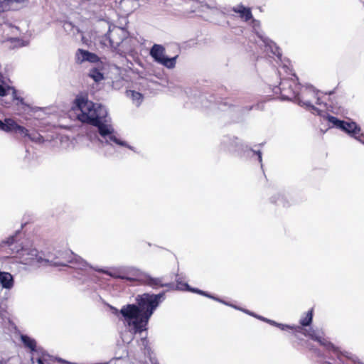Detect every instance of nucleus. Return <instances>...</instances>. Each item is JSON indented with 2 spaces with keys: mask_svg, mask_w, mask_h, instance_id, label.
<instances>
[{
  "mask_svg": "<svg viewBox=\"0 0 364 364\" xmlns=\"http://www.w3.org/2000/svg\"><path fill=\"white\" fill-rule=\"evenodd\" d=\"M134 76L137 75L139 82H135V85H139L144 87L151 90H158V85L166 86L167 81L163 70H141L138 73H135L134 70H129Z\"/></svg>",
  "mask_w": 364,
  "mask_h": 364,
  "instance_id": "nucleus-5",
  "label": "nucleus"
},
{
  "mask_svg": "<svg viewBox=\"0 0 364 364\" xmlns=\"http://www.w3.org/2000/svg\"><path fill=\"white\" fill-rule=\"evenodd\" d=\"M60 147L65 150H69L73 148V143L68 136H61L60 138Z\"/></svg>",
  "mask_w": 364,
  "mask_h": 364,
  "instance_id": "nucleus-26",
  "label": "nucleus"
},
{
  "mask_svg": "<svg viewBox=\"0 0 364 364\" xmlns=\"http://www.w3.org/2000/svg\"><path fill=\"white\" fill-rule=\"evenodd\" d=\"M58 362L62 363L63 364H76V363H70V362L66 361V360H63L61 358L58 359Z\"/></svg>",
  "mask_w": 364,
  "mask_h": 364,
  "instance_id": "nucleus-35",
  "label": "nucleus"
},
{
  "mask_svg": "<svg viewBox=\"0 0 364 364\" xmlns=\"http://www.w3.org/2000/svg\"><path fill=\"white\" fill-rule=\"evenodd\" d=\"M313 320V310L311 309L305 313L300 318L299 323L301 326H309Z\"/></svg>",
  "mask_w": 364,
  "mask_h": 364,
  "instance_id": "nucleus-25",
  "label": "nucleus"
},
{
  "mask_svg": "<svg viewBox=\"0 0 364 364\" xmlns=\"http://www.w3.org/2000/svg\"><path fill=\"white\" fill-rule=\"evenodd\" d=\"M73 260V262H71L70 264H73V266L76 268L82 269L87 268L89 266L88 263L85 259L75 254Z\"/></svg>",
  "mask_w": 364,
  "mask_h": 364,
  "instance_id": "nucleus-24",
  "label": "nucleus"
},
{
  "mask_svg": "<svg viewBox=\"0 0 364 364\" xmlns=\"http://www.w3.org/2000/svg\"><path fill=\"white\" fill-rule=\"evenodd\" d=\"M163 299L164 294H144L136 297L137 305L128 304L121 309L124 323L134 331L128 338L122 336L124 343H129L133 339L134 333L146 329L150 317Z\"/></svg>",
  "mask_w": 364,
  "mask_h": 364,
  "instance_id": "nucleus-2",
  "label": "nucleus"
},
{
  "mask_svg": "<svg viewBox=\"0 0 364 364\" xmlns=\"http://www.w3.org/2000/svg\"><path fill=\"white\" fill-rule=\"evenodd\" d=\"M304 326H291V330L294 331L296 333H301L305 336L309 337L311 339L318 342L321 346H324L328 350H336V347L324 337L323 333L321 331L309 328L304 329Z\"/></svg>",
  "mask_w": 364,
  "mask_h": 364,
  "instance_id": "nucleus-11",
  "label": "nucleus"
},
{
  "mask_svg": "<svg viewBox=\"0 0 364 364\" xmlns=\"http://www.w3.org/2000/svg\"><path fill=\"white\" fill-rule=\"evenodd\" d=\"M15 241V238L14 236H11L9 237L6 241L4 242L5 244L8 245H11L14 244Z\"/></svg>",
  "mask_w": 364,
  "mask_h": 364,
  "instance_id": "nucleus-33",
  "label": "nucleus"
},
{
  "mask_svg": "<svg viewBox=\"0 0 364 364\" xmlns=\"http://www.w3.org/2000/svg\"><path fill=\"white\" fill-rule=\"evenodd\" d=\"M232 11L239 14L240 17L243 19L245 22L253 19L251 9L246 7L243 4H240L237 6H235L232 9Z\"/></svg>",
  "mask_w": 364,
  "mask_h": 364,
  "instance_id": "nucleus-18",
  "label": "nucleus"
},
{
  "mask_svg": "<svg viewBox=\"0 0 364 364\" xmlns=\"http://www.w3.org/2000/svg\"><path fill=\"white\" fill-rule=\"evenodd\" d=\"M222 301H223V302H221V303H222V304H225V305H227V306H231V307H232V308H234V309H237V310H240V311H243L244 313H245V314H248V315H250V316H256V314H255L253 312H251V311H248V310H247V309H244L240 308V307H238V306H235V305H233V304H230V303H228V302H226V301H223V300H222Z\"/></svg>",
  "mask_w": 364,
  "mask_h": 364,
  "instance_id": "nucleus-30",
  "label": "nucleus"
},
{
  "mask_svg": "<svg viewBox=\"0 0 364 364\" xmlns=\"http://www.w3.org/2000/svg\"><path fill=\"white\" fill-rule=\"evenodd\" d=\"M277 327L282 331H287L291 329V326L279 323Z\"/></svg>",
  "mask_w": 364,
  "mask_h": 364,
  "instance_id": "nucleus-31",
  "label": "nucleus"
},
{
  "mask_svg": "<svg viewBox=\"0 0 364 364\" xmlns=\"http://www.w3.org/2000/svg\"><path fill=\"white\" fill-rule=\"evenodd\" d=\"M257 154L258 155V160L261 162L262 161V154L260 151H258Z\"/></svg>",
  "mask_w": 364,
  "mask_h": 364,
  "instance_id": "nucleus-38",
  "label": "nucleus"
},
{
  "mask_svg": "<svg viewBox=\"0 0 364 364\" xmlns=\"http://www.w3.org/2000/svg\"><path fill=\"white\" fill-rule=\"evenodd\" d=\"M176 289H178V290H182V291L187 290V291H192V292L198 293L199 294L203 295V296H205L206 297L212 299H213L215 301H217L218 302H223L222 301V299H219L218 297H215L214 296H212V295L208 294L207 292L203 291L201 290L190 288L189 286L188 285V284H186V283H183V282H178V283L176 284Z\"/></svg>",
  "mask_w": 364,
  "mask_h": 364,
  "instance_id": "nucleus-19",
  "label": "nucleus"
},
{
  "mask_svg": "<svg viewBox=\"0 0 364 364\" xmlns=\"http://www.w3.org/2000/svg\"><path fill=\"white\" fill-rule=\"evenodd\" d=\"M129 33L122 27H114L112 29L109 28L106 33L107 38L109 39L110 46L114 49L122 48V49H127Z\"/></svg>",
  "mask_w": 364,
  "mask_h": 364,
  "instance_id": "nucleus-10",
  "label": "nucleus"
},
{
  "mask_svg": "<svg viewBox=\"0 0 364 364\" xmlns=\"http://www.w3.org/2000/svg\"><path fill=\"white\" fill-rule=\"evenodd\" d=\"M323 119H326L333 127L340 129L350 136L364 144V133L355 122L351 119L340 120L335 117L331 116L328 112Z\"/></svg>",
  "mask_w": 364,
  "mask_h": 364,
  "instance_id": "nucleus-6",
  "label": "nucleus"
},
{
  "mask_svg": "<svg viewBox=\"0 0 364 364\" xmlns=\"http://www.w3.org/2000/svg\"><path fill=\"white\" fill-rule=\"evenodd\" d=\"M257 38L264 43V46L268 51L275 55L277 58H281L282 53L281 48L275 42L266 36L263 32H255Z\"/></svg>",
  "mask_w": 364,
  "mask_h": 364,
  "instance_id": "nucleus-15",
  "label": "nucleus"
},
{
  "mask_svg": "<svg viewBox=\"0 0 364 364\" xmlns=\"http://www.w3.org/2000/svg\"><path fill=\"white\" fill-rule=\"evenodd\" d=\"M331 112L336 114L338 113V112H335L334 110H331Z\"/></svg>",
  "mask_w": 364,
  "mask_h": 364,
  "instance_id": "nucleus-42",
  "label": "nucleus"
},
{
  "mask_svg": "<svg viewBox=\"0 0 364 364\" xmlns=\"http://www.w3.org/2000/svg\"><path fill=\"white\" fill-rule=\"evenodd\" d=\"M296 103L312 114L319 115L323 118L326 117L328 112L326 105L321 102V92L307 84L301 86Z\"/></svg>",
  "mask_w": 364,
  "mask_h": 364,
  "instance_id": "nucleus-3",
  "label": "nucleus"
},
{
  "mask_svg": "<svg viewBox=\"0 0 364 364\" xmlns=\"http://www.w3.org/2000/svg\"><path fill=\"white\" fill-rule=\"evenodd\" d=\"M67 25H68L70 27H73V24L71 23H68Z\"/></svg>",
  "mask_w": 364,
  "mask_h": 364,
  "instance_id": "nucleus-40",
  "label": "nucleus"
},
{
  "mask_svg": "<svg viewBox=\"0 0 364 364\" xmlns=\"http://www.w3.org/2000/svg\"><path fill=\"white\" fill-rule=\"evenodd\" d=\"M265 322L269 323L270 325L274 326L276 327H277V325L279 323H277V322H276V321H274L273 320H270V319H268V318H267V320H265Z\"/></svg>",
  "mask_w": 364,
  "mask_h": 364,
  "instance_id": "nucleus-34",
  "label": "nucleus"
},
{
  "mask_svg": "<svg viewBox=\"0 0 364 364\" xmlns=\"http://www.w3.org/2000/svg\"><path fill=\"white\" fill-rule=\"evenodd\" d=\"M278 61L281 63L282 68H289L293 67L292 62L287 58L282 55L281 58H277Z\"/></svg>",
  "mask_w": 364,
  "mask_h": 364,
  "instance_id": "nucleus-28",
  "label": "nucleus"
},
{
  "mask_svg": "<svg viewBox=\"0 0 364 364\" xmlns=\"http://www.w3.org/2000/svg\"><path fill=\"white\" fill-rule=\"evenodd\" d=\"M21 338L25 346L30 348L32 351L38 350L36 349V342L33 338L26 335H22Z\"/></svg>",
  "mask_w": 364,
  "mask_h": 364,
  "instance_id": "nucleus-23",
  "label": "nucleus"
},
{
  "mask_svg": "<svg viewBox=\"0 0 364 364\" xmlns=\"http://www.w3.org/2000/svg\"><path fill=\"white\" fill-rule=\"evenodd\" d=\"M6 122L5 132H14L22 138H27L35 143L43 142V138L38 132H30L26 127L18 124L14 119L6 118Z\"/></svg>",
  "mask_w": 364,
  "mask_h": 364,
  "instance_id": "nucleus-8",
  "label": "nucleus"
},
{
  "mask_svg": "<svg viewBox=\"0 0 364 364\" xmlns=\"http://www.w3.org/2000/svg\"><path fill=\"white\" fill-rule=\"evenodd\" d=\"M12 251L16 253V257L23 264L41 267L47 266L50 262L49 258H46L42 252H39L29 242L21 245V247L16 246L12 248Z\"/></svg>",
  "mask_w": 364,
  "mask_h": 364,
  "instance_id": "nucleus-4",
  "label": "nucleus"
},
{
  "mask_svg": "<svg viewBox=\"0 0 364 364\" xmlns=\"http://www.w3.org/2000/svg\"><path fill=\"white\" fill-rule=\"evenodd\" d=\"M146 343H147L146 340V339H143V340H142V344H143V346H146Z\"/></svg>",
  "mask_w": 364,
  "mask_h": 364,
  "instance_id": "nucleus-39",
  "label": "nucleus"
},
{
  "mask_svg": "<svg viewBox=\"0 0 364 364\" xmlns=\"http://www.w3.org/2000/svg\"><path fill=\"white\" fill-rule=\"evenodd\" d=\"M75 59L76 62L79 63H82L83 62H90L95 63L100 61V58L97 54L92 53L87 50L81 48L77 50Z\"/></svg>",
  "mask_w": 364,
  "mask_h": 364,
  "instance_id": "nucleus-16",
  "label": "nucleus"
},
{
  "mask_svg": "<svg viewBox=\"0 0 364 364\" xmlns=\"http://www.w3.org/2000/svg\"><path fill=\"white\" fill-rule=\"evenodd\" d=\"M90 140H93L92 135H89Z\"/></svg>",
  "mask_w": 364,
  "mask_h": 364,
  "instance_id": "nucleus-41",
  "label": "nucleus"
},
{
  "mask_svg": "<svg viewBox=\"0 0 364 364\" xmlns=\"http://www.w3.org/2000/svg\"><path fill=\"white\" fill-rule=\"evenodd\" d=\"M297 77L294 75L288 79L282 80L279 87H275L274 92L276 95L279 94V97L283 100H291L296 102L298 92L301 88V85L297 82Z\"/></svg>",
  "mask_w": 364,
  "mask_h": 364,
  "instance_id": "nucleus-7",
  "label": "nucleus"
},
{
  "mask_svg": "<svg viewBox=\"0 0 364 364\" xmlns=\"http://www.w3.org/2000/svg\"><path fill=\"white\" fill-rule=\"evenodd\" d=\"M25 0H0V13L10 10L14 4H23Z\"/></svg>",
  "mask_w": 364,
  "mask_h": 364,
  "instance_id": "nucleus-22",
  "label": "nucleus"
},
{
  "mask_svg": "<svg viewBox=\"0 0 364 364\" xmlns=\"http://www.w3.org/2000/svg\"><path fill=\"white\" fill-rule=\"evenodd\" d=\"M126 96L130 99L132 102V103L136 106H139L143 100H144V95L139 91H136L134 90H127L126 92Z\"/></svg>",
  "mask_w": 364,
  "mask_h": 364,
  "instance_id": "nucleus-21",
  "label": "nucleus"
},
{
  "mask_svg": "<svg viewBox=\"0 0 364 364\" xmlns=\"http://www.w3.org/2000/svg\"><path fill=\"white\" fill-rule=\"evenodd\" d=\"M73 110L77 119L84 123L90 124L97 128L99 136H95L102 144H116L136 151L125 140L115 132L109 119L107 118V111L100 104L94 103L85 96H77L74 102Z\"/></svg>",
  "mask_w": 364,
  "mask_h": 364,
  "instance_id": "nucleus-1",
  "label": "nucleus"
},
{
  "mask_svg": "<svg viewBox=\"0 0 364 364\" xmlns=\"http://www.w3.org/2000/svg\"><path fill=\"white\" fill-rule=\"evenodd\" d=\"M1 82L4 85H0V96H6L11 92L13 100L16 101L15 105L18 107L19 114L26 112L29 108V105L21 96V93L14 87L6 86V82L4 80Z\"/></svg>",
  "mask_w": 364,
  "mask_h": 364,
  "instance_id": "nucleus-13",
  "label": "nucleus"
},
{
  "mask_svg": "<svg viewBox=\"0 0 364 364\" xmlns=\"http://www.w3.org/2000/svg\"><path fill=\"white\" fill-rule=\"evenodd\" d=\"M50 356L45 352H42L41 355L37 358L38 364H48Z\"/></svg>",
  "mask_w": 364,
  "mask_h": 364,
  "instance_id": "nucleus-29",
  "label": "nucleus"
},
{
  "mask_svg": "<svg viewBox=\"0 0 364 364\" xmlns=\"http://www.w3.org/2000/svg\"><path fill=\"white\" fill-rule=\"evenodd\" d=\"M89 76L96 82H100L105 78L104 74L100 70H91Z\"/></svg>",
  "mask_w": 364,
  "mask_h": 364,
  "instance_id": "nucleus-27",
  "label": "nucleus"
},
{
  "mask_svg": "<svg viewBox=\"0 0 364 364\" xmlns=\"http://www.w3.org/2000/svg\"><path fill=\"white\" fill-rule=\"evenodd\" d=\"M7 125L6 118L4 121L0 120V130L5 132Z\"/></svg>",
  "mask_w": 364,
  "mask_h": 364,
  "instance_id": "nucleus-32",
  "label": "nucleus"
},
{
  "mask_svg": "<svg viewBox=\"0 0 364 364\" xmlns=\"http://www.w3.org/2000/svg\"><path fill=\"white\" fill-rule=\"evenodd\" d=\"M115 68L119 69V68H121L119 67V66H116Z\"/></svg>",
  "mask_w": 364,
  "mask_h": 364,
  "instance_id": "nucleus-43",
  "label": "nucleus"
},
{
  "mask_svg": "<svg viewBox=\"0 0 364 364\" xmlns=\"http://www.w3.org/2000/svg\"><path fill=\"white\" fill-rule=\"evenodd\" d=\"M149 55L154 61L166 68H174L178 55L169 57L166 55V49L163 45L154 43L150 48Z\"/></svg>",
  "mask_w": 364,
  "mask_h": 364,
  "instance_id": "nucleus-9",
  "label": "nucleus"
},
{
  "mask_svg": "<svg viewBox=\"0 0 364 364\" xmlns=\"http://www.w3.org/2000/svg\"><path fill=\"white\" fill-rule=\"evenodd\" d=\"M112 84H113V87L116 89H119V87H120V85L118 84V82L117 81H113L112 82Z\"/></svg>",
  "mask_w": 364,
  "mask_h": 364,
  "instance_id": "nucleus-36",
  "label": "nucleus"
},
{
  "mask_svg": "<svg viewBox=\"0 0 364 364\" xmlns=\"http://www.w3.org/2000/svg\"><path fill=\"white\" fill-rule=\"evenodd\" d=\"M14 277L10 273L0 272V285L2 288L11 289L14 287Z\"/></svg>",
  "mask_w": 364,
  "mask_h": 364,
  "instance_id": "nucleus-20",
  "label": "nucleus"
},
{
  "mask_svg": "<svg viewBox=\"0 0 364 364\" xmlns=\"http://www.w3.org/2000/svg\"><path fill=\"white\" fill-rule=\"evenodd\" d=\"M125 277L127 280H141L153 287L164 286L159 278H152L146 273L134 267H124Z\"/></svg>",
  "mask_w": 364,
  "mask_h": 364,
  "instance_id": "nucleus-12",
  "label": "nucleus"
},
{
  "mask_svg": "<svg viewBox=\"0 0 364 364\" xmlns=\"http://www.w3.org/2000/svg\"><path fill=\"white\" fill-rule=\"evenodd\" d=\"M255 317L258 318V319H259V320H261V321H263L264 322H265V320H267V318H264V317H262V316H258V315H256V316H255Z\"/></svg>",
  "mask_w": 364,
  "mask_h": 364,
  "instance_id": "nucleus-37",
  "label": "nucleus"
},
{
  "mask_svg": "<svg viewBox=\"0 0 364 364\" xmlns=\"http://www.w3.org/2000/svg\"><path fill=\"white\" fill-rule=\"evenodd\" d=\"M74 254L70 250L59 251L57 252L56 257L54 259H50V262L47 265L51 266H67L73 262Z\"/></svg>",
  "mask_w": 364,
  "mask_h": 364,
  "instance_id": "nucleus-14",
  "label": "nucleus"
},
{
  "mask_svg": "<svg viewBox=\"0 0 364 364\" xmlns=\"http://www.w3.org/2000/svg\"><path fill=\"white\" fill-rule=\"evenodd\" d=\"M96 271L105 273L113 278L125 279V277H128L125 275L124 267H111L107 269H98Z\"/></svg>",
  "mask_w": 364,
  "mask_h": 364,
  "instance_id": "nucleus-17",
  "label": "nucleus"
}]
</instances>
